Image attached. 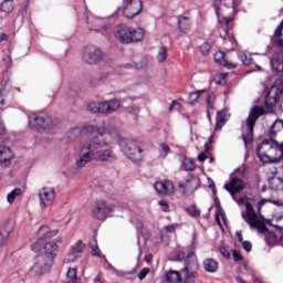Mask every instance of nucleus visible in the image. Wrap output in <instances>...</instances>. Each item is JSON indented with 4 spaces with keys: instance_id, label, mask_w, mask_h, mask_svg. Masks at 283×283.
Listing matches in <instances>:
<instances>
[{
    "instance_id": "obj_1",
    "label": "nucleus",
    "mask_w": 283,
    "mask_h": 283,
    "mask_svg": "<svg viewBox=\"0 0 283 283\" xmlns=\"http://www.w3.org/2000/svg\"><path fill=\"white\" fill-rule=\"evenodd\" d=\"M87 132H91L92 137L84 143L78 156L75 160V167L83 169V167L90 165L92 160L97 163H114L117 160V156L114 150L106 148L108 145H113L115 140H118V132H104L97 130L94 126H87Z\"/></svg>"
},
{
    "instance_id": "obj_2",
    "label": "nucleus",
    "mask_w": 283,
    "mask_h": 283,
    "mask_svg": "<svg viewBox=\"0 0 283 283\" xmlns=\"http://www.w3.org/2000/svg\"><path fill=\"white\" fill-rule=\"evenodd\" d=\"M114 36L119 41V43H124L126 45L129 43H139V41L145 39V29L118 24L114 28Z\"/></svg>"
},
{
    "instance_id": "obj_3",
    "label": "nucleus",
    "mask_w": 283,
    "mask_h": 283,
    "mask_svg": "<svg viewBox=\"0 0 283 283\" xmlns=\"http://www.w3.org/2000/svg\"><path fill=\"white\" fill-rule=\"evenodd\" d=\"M274 160L283 159V144L279 145L275 140H265L256 146V156L262 163H269L271 158Z\"/></svg>"
},
{
    "instance_id": "obj_4",
    "label": "nucleus",
    "mask_w": 283,
    "mask_h": 283,
    "mask_svg": "<svg viewBox=\"0 0 283 283\" xmlns=\"http://www.w3.org/2000/svg\"><path fill=\"white\" fill-rule=\"evenodd\" d=\"M245 211L241 212L242 218L244 221L249 224L250 229H255L259 233H266L269 229L266 228V224L264 223V218H262V214L253 209V206L247 201L245 203Z\"/></svg>"
},
{
    "instance_id": "obj_5",
    "label": "nucleus",
    "mask_w": 283,
    "mask_h": 283,
    "mask_svg": "<svg viewBox=\"0 0 283 283\" xmlns=\"http://www.w3.org/2000/svg\"><path fill=\"white\" fill-rule=\"evenodd\" d=\"M264 114V108L260 106H254L251 108L249 116L245 120V127H243L242 130V138L244 142V145L253 143V127H255V123L260 116Z\"/></svg>"
},
{
    "instance_id": "obj_6",
    "label": "nucleus",
    "mask_w": 283,
    "mask_h": 283,
    "mask_svg": "<svg viewBox=\"0 0 283 283\" xmlns=\"http://www.w3.org/2000/svg\"><path fill=\"white\" fill-rule=\"evenodd\" d=\"M29 127L34 132H50L54 128L52 117L45 113L31 114L29 116Z\"/></svg>"
},
{
    "instance_id": "obj_7",
    "label": "nucleus",
    "mask_w": 283,
    "mask_h": 283,
    "mask_svg": "<svg viewBox=\"0 0 283 283\" xmlns=\"http://www.w3.org/2000/svg\"><path fill=\"white\" fill-rule=\"evenodd\" d=\"M86 109L92 112V114H114V112L120 109V102L118 99L92 102L87 105Z\"/></svg>"
},
{
    "instance_id": "obj_8",
    "label": "nucleus",
    "mask_w": 283,
    "mask_h": 283,
    "mask_svg": "<svg viewBox=\"0 0 283 283\" xmlns=\"http://www.w3.org/2000/svg\"><path fill=\"white\" fill-rule=\"evenodd\" d=\"M198 271V258L196 253L189 252L186 258V264L181 270L184 283H196V272Z\"/></svg>"
},
{
    "instance_id": "obj_9",
    "label": "nucleus",
    "mask_w": 283,
    "mask_h": 283,
    "mask_svg": "<svg viewBox=\"0 0 283 283\" xmlns=\"http://www.w3.org/2000/svg\"><path fill=\"white\" fill-rule=\"evenodd\" d=\"M114 211H115L114 205L103 199H99L95 201V203L93 205L91 209V214H92V218H94V220H101L103 222L107 220V216H109L111 213H114Z\"/></svg>"
},
{
    "instance_id": "obj_10",
    "label": "nucleus",
    "mask_w": 283,
    "mask_h": 283,
    "mask_svg": "<svg viewBox=\"0 0 283 283\" xmlns=\"http://www.w3.org/2000/svg\"><path fill=\"white\" fill-rule=\"evenodd\" d=\"M123 154H125L130 160H140L143 158V149L138 142L133 139H123L119 143Z\"/></svg>"
},
{
    "instance_id": "obj_11",
    "label": "nucleus",
    "mask_w": 283,
    "mask_h": 283,
    "mask_svg": "<svg viewBox=\"0 0 283 283\" xmlns=\"http://www.w3.org/2000/svg\"><path fill=\"white\" fill-rule=\"evenodd\" d=\"M52 264H54L52 255L39 254L35 256L34 264L31 268V273H34V275H43L52 269Z\"/></svg>"
},
{
    "instance_id": "obj_12",
    "label": "nucleus",
    "mask_w": 283,
    "mask_h": 283,
    "mask_svg": "<svg viewBox=\"0 0 283 283\" xmlns=\"http://www.w3.org/2000/svg\"><path fill=\"white\" fill-rule=\"evenodd\" d=\"M281 94H283V82L282 80H279L271 86L265 96L264 105L266 109H273V107H275L277 101H280Z\"/></svg>"
},
{
    "instance_id": "obj_13",
    "label": "nucleus",
    "mask_w": 283,
    "mask_h": 283,
    "mask_svg": "<svg viewBox=\"0 0 283 283\" xmlns=\"http://www.w3.org/2000/svg\"><path fill=\"white\" fill-rule=\"evenodd\" d=\"M126 19H134L143 12V0H124V7L122 10Z\"/></svg>"
},
{
    "instance_id": "obj_14",
    "label": "nucleus",
    "mask_w": 283,
    "mask_h": 283,
    "mask_svg": "<svg viewBox=\"0 0 283 283\" xmlns=\"http://www.w3.org/2000/svg\"><path fill=\"white\" fill-rule=\"evenodd\" d=\"M83 61L88 65H96L103 61V52L96 45H88L84 49Z\"/></svg>"
},
{
    "instance_id": "obj_15",
    "label": "nucleus",
    "mask_w": 283,
    "mask_h": 283,
    "mask_svg": "<svg viewBox=\"0 0 283 283\" xmlns=\"http://www.w3.org/2000/svg\"><path fill=\"white\" fill-rule=\"evenodd\" d=\"M39 198L40 207H42V209L52 207V205H54V200H56V190L52 187H44L40 189Z\"/></svg>"
},
{
    "instance_id": "obj_16",
    "label": "nucleus",
    "mask_w": 283,
    "mask_h": 283,
    "mask_svg": "<svg viewBox=\"0 0 283 283\" xmlns=\"http://www.w3.org/2000/svg\"><path fill=\"white\" fill-rule=\"evenodd\" d=\"M178 189L182 196H191L198 189V179L188 176L184 181L179 182Z\"/></svg>"
},
{
    "instance_id": "obj_17",
    "label": "nucleus",
    "mask_w": 283,
    "mask_h": 283,
    "mask_svg": "<svg viewBox=\"0 0 283 283\" xmlns=\"http://www.w3.org/2000/svg\"><path fill=\"white\" fill-rule=\"evenodd\" d=\"M223 188L230 192V196L235 200V193H240L244 189V181L241 178L232 177L224 184Z\"/></svg>"
},
{
    "instance_id": "obj_18",
    "label": "nucleus",
    "mask_w": 283,
    "mask_h": 283,
    "mask_svg": "<svg viewBox=\"0 0 283 283\" xmlns=\"http://www.w3.org/2000/svg\"><path fill=\"white\" fill-rule=\"evenodd\" d=\"M84 249L85 244H83L82 241L76 242L74 245L71 247V250L69 251L64 262H76V259L81 258V253H83Z\"/></svg>"
},
{
    "instance_id": "obj_19",
    "label": "nucleus",
    "mask_w": 283,
    "mask_h": 283,
    "mask_svg": "<svg viewBox=\"0 0 283 283\" xmlns=\"http://www.w3.org/2000/svg\"><path fill=\"white\" fill-rule=\"evenodd\" d=\"M155 189L157 191V193H159L160 196H169L171 193H174V184L169 180L167 181H157L155 184Z\"/></svg>"
},
{
    "instance_id": "obj_20",
    "label": "nucleus",
    "mask_w": 283,
    "mask_h": 283,
    "mask_svg": "<svg viewBox=\"0 0 283 283\" xmlns=\"http://www.w3.org/2000/svg\"><path fill=\"white\" fill-rule=\"evenodd\" d=\"M214 61L216 63H219V65H223V67H228L229 70H235V67H238V64L233 62H229L224 53L221 51L214 54Z\"/></svg>"
},
{
    "instance_id": "obj_21",
    "label": "nucleus",
    "mask_w": 283,
    "mask_h": 283,
    "mask_svg": "<svg viewBox=\"0 0 283 283\" xmlns=\"http://www.w3.org/2000/svg\"><path fill=\"white\" fill-rule=\"evenodd\" d=\"M57 233H59V231H56V230H50V227H48V226H42V227H40V229L38 230V238H39L40 240H50V238L56 237Z\"/></svg>"
},
{
    "instance_id": "obj_22",
    "label": "nucleus",
    "mask_w": 283,
    "mask_h": 283,
    "mask_svg": "<svg viewBox=\"0 0 283 283\" xmlns=\"http://www.w3.org/2000/svg\"><path fill=\"white\" fill-rule=\"evenodd\" d=\"M272 69L275 72H283V51L275 53L272 59Z\"/></svg>"
},
{
    "instance_id": "obj_23",
    "label": "nucleus",
    "mask_w": 283,
    "mask_h": 283,
    "mask_svg": "<svg viewBox=\"0 0 283 283\" xmlns=\"http://www.w3.org/2000/svg\"><path fill=\"white\" fill-rule=\"evenodd\" d=\"M8 94V91L6 88L0 90V111L3 109V105H6V95ZM6 134V124H3V119L0 118V136H3Z\"/></svg>"
},
{
    "instance_id": "obj_24",
    "label": "nucleus",
    "mask_w": 283,
    "mask_h": 283,
    "mask_svg": "<svg viewBox=\"0 0 283 283\" xmlns=\"http://www.w3.org/2000/svg\"><path fill=\"white\" fill-rule=\"evenodd\" d=\"M231 21H233V19L231 18H223L222 20H220V36L221 39H227V36H229V23H231Z\"/></svg>"
},
{
    "instance_id": "obj_25",
    "label": "nucleus",
    "mask_w": 283,
    "mask_h": 283,
    "mask_svg": "<svg viewBox=\"0 0 283 283\" xmlns=\"http://www.w3.org/2000/svg\"><path fill=\"white\" fill-rule=\"evenodd\" d=\"M203 269L207 273H216L218 271V261L211 258L203 260Z\"/></svg>"
},
{
    "instance_id": "obj_26",
    "label": "nucleus",
    "mask_w": 283,
    "mask_h": 283,
    "mask_svg": "<svg viewBox=\"0 0 283 283\" xmlns=\"http://www.w3.org/2000/svg\"><path fill=\"white\" fill-rule=\"evenodd\" d=\"M12 150L6 146H0V163H10L13 158Z\"/></svg>"
},
{
    "instance_id": "obj_27",
    "label": "nucleus",
    "mask_w": 283,
    "mask_h": 283,
    "mask_svg": "<svg viewBox=\"0 0 283 283\" xmlns=\"http://www.w3.org/2000/svg\"><path fill=\"white\" fill-rule=\"evenodd\" d=\"M10 233H12V228L4 226L0 229V247H3L8 242V238H10Z\"/></svg>"
},
{
    "instance_id": "obj_28",
    "label": "nucleus",
    "mask_w": 283,
    "mask_h": 283,
    "mask_svg": "<svg viewBox=\"0 0 283 283\" xmlns=\"http://www.w3.org/2000/svg\"><path fill=\"white\" fill-rule=\"evenodd\" d=\"M66 283H83L76 275V268H70L66 272Z\"/></svg>"
},
{
    "instance_id": "obj_29",
    "label": "nucleus",
    "mask_w": 283,
    "mask_h": 283,
    "mask_svg": "<svg viewBox=\"0 0 283 283\" xmlns=\"http://www.w3.org/2000/svg\"><path fill=\"white\" fill-rule=\"evenodd\" d=\"M191 27V22L188 17L179 15L178 18V28L181 32H187Z\"/></svg>"
},
{
    "instance_id": "obj_30",
    "label": "nucleus",
    "mask_w": 283,
    "mask_h": 283,
    "mask_svg": "<svg viewBox=\"0 0 283 283\" xmlns=\"http://www.w3.org/2000/svg\"><path fill=\"white\" fill-rule=\"evenodd\" d=\"M45 253H42L43 255H51L54 260V255H56V251H59V245L54 242H48L44 245Z\"/></svg>"
},
{
    "instance_id": "obj_31",
    "label": "nucleus",
    "mask_w": 283,
    "mask_h": 283,
    "mask_svg": "<svg viewBox=\"0 0 283 283\" xmlns=\"http://www.w3.org/2000/svg\"><path fill=\"white\" fill-rule=\"evenodd\" d=\"M182 279L180 277V273L178 271H169L166 274V282L168 283H180Z\"/></svg>"
},
{
    "instance_id": "obj_32",
    "label": "nucleus",
    "mask_w": 283,
    "mask_h": 283,
    "mask_svg": "<svg viewBox=\"0 0 283 283\" xmlns=\"http://www.w3.org/2000/svg\"><path fill=\"white\" fill-rule=\"evenodd\" d=\"M22 193L23 191L21 190V188L13 189L7 195V202H9V205H12V202H14V200H17V198H19V196H21Z\"/></svg>"
},
{
    "instance_id": "obj_33",
    "label": "nucleus",
    "mask_w": 283,
    "mask_h": 283,
    "mask_svg": "<svg viewBox=\"0 0 283 283\" xmlns=\"http://www.w3.org/2000/svg\"><path fill=\"white\" fill-rule=\"evenodd\" d=\"M205 92H207V91L199 90V91L189 93V104L195 105V103H198V98H200V96H202V94H205Z\"/></svg>"
},
{
    "instance_id": "obj_34",
    "label": "nucleus",
    "mask_w": 283,
    "mask_h": 283,
    "mask_svg": "<svg viewBox=\"0 0 283 283\" xmlns=\"http://www.w3.org/2000/svg\"><path fill=\"white\" fill-rule=\"evenodd\" d=\"M238 57L244 65H252L253 63V57H251V54L247 52H239Z\"/></svg>"
},
{
    "instance_id": "obj_35",
    "label": "nucleus",
    "mask_w": 283,
    "mask_h": 283,
    "mask_svg": "<svg viewBox=\"0 0 283 283\" xmlns=\"http://www.w3.org/2000/svg\"><path fill=\"white\" fill-rule=\"evenodd\" d=\"M0 8L2 12L10 13L14 10V2L12 0H3Z\"/></svg>"
},
{
    "instance_id": "obj_36",
    "label": "nucleus",
    "mask_w": 283,
    "mask_h": 283,
    "mask_svg": "<svg viewBox=\"0 0 283 283\" xmlns=\"http://www.w3.org/2000/svg\"><path fill=\"white\" fill-rule=\"evenodd\" d=\"M78 136H81V128L78 127L72 128L66 133V138H69V140H76Z\"/></svg>"
},
{
    "instance_id": "obj_37",
    "label": "nucleus",
    "mask_w": 283,
    "mask_h": 283,
    "mask_svg": "<svg viewBox=\"0 0 283 283\" xmlns=\"http://www.w3.org/2000/svg\"><path fill=\"white\" fill-rule=\"evenodd\" d=\"M184 168L186 171H195L196 170V161L191 158H185L184 159Z\"/></svg>"
},
{
    "instance_id": "obj_38",
    "label": "nucleus",
    "mask_w": 283,
    "mask_h": 283,
    "mask_svg": "<svg viewBox=\"0 0 283 283\" xmlns=\"http://www.w3.org/2000/svg\"><path fill=\"white\" fill-rule=\"evenodd\" d=\"M221 3L227 6V8H231L232 12H235V8L240 6L241 0H221Z\"/></svg>"
},
{
    "instance_id": "obj_39",
    "label": "nucleus",
    "mask_w": 283,
    "mask_h": 283,
    "mask_svg": "<svg viewBox=\"0 0 283 283\" xmlns=\"http://www.w3.org/2000/svg\"><path fill=\"white\" fill-rule=\"evenodd\" d=\"M206 103H207L208 112L209 109H213V104L216 103V93H211V92L208 93Z\"/></svg>"
},
{
    "instance_id": "obj_40",
    "label": "nucleus",
    "mask_w": 283,
    "mask_h": 283,
    "mask_svg": "<svg viewBox=\"0 0 283 283\" xmlns=\"http://www.w3.org/2000/svg\"><path fill=\"white\" fill-rule=\"evenodd\" d=\"M157 61L158 63H165V61H167V48L163 46L159 49Z\"/></svg>"
},
{
    "instance_id": "obj_41",
    "label": "nucleus",
    "mask_w": 283,
    "mask_h": 283,
    "mask_svg": "<svg viewBox=\"0 0 283 283\" xmlns=\"http://www.w3.org/2000/svg\"><path fill=\"white\" fill-rule=\"evenodd\" d=\"M224 112H219L217 115V126L216 129H222V126L224 125Z\"/></svg>"
},
{
    "instance_id": "obj_42",
    "label": "nucleus",
    "mask_w": 283,
    "mask_h": 283,
    "mask_svg": "<svg viewBox=\"0 0 283 283\" xmlns=\"http://www.w3.org/2000/svg\"><path fill=\"white\" fill-rule=\"evenodd\" d=\"M187 212L189 216H192V218H198V216H200V209H198L196 206L188 207Z\"/></svg>"
},
{
    "instance_id": "obj_43",
    "label": "nucleus",
    "mask_w": 283,
    "mask_h": 283,
    "mask_svg": "<svg viewBox=\"0 0 283 283\" xmlns=\"http://www.w3.org/2000/svg\"><path fill=\"white\" fill-rule=\"evenodd\" d=\"M189 254L185 253V250H178L176 252L175 260H177V262H182V260H185V262H187V256Z\"/></svg>"
},
{
    "instance_id": "obj_44",
    "label": "nucleus",
    "mask_w": 283,
    "mask_h": 283,
    "mask_svg": "<svg viewBox=\"0 0 283 283\" xmlns=\"http://www.w3.org/2000/svg\"><path fill=\"white\" fill-rule=\"evenodd\" d=\"M201 54L203 56H207V54H209V51L211 50V44L209 43H203L200 48H199Z\"/></svg>"
},
{
    "instance_id": "obj_45",
    "label": "nucleus",
    "mask_w": 283,
    "mask_h": 283,
    "mask_svg": "<svg viewBox=\"0 0 283 283\" xmlns=\"http://www.w3.org/2000/svg\"><path fill=\"white\" fill-rule=\"evenodd\" d=\"M160 148L164 151V154L161 155L163 158H167V155L170 154L171 148H169V146L167 144H160Z\"/></svg>"
},
{
    "instance_id": "obj_46",
    "label": "nucleus",
    "mask_w": 283,
    "mask_h": 283,
    "mask_svg": "<svg viewBox=\"0 0 283 283\" xmlns=\"http://www.w3.org/2000/svg\"><path fill=\"white\" fill-rule=\"evenodd\" d=\"M133 273H135V270H130V271H116V275L118 277H125L126 275H133Z\"/></svg>"
},
{
    "instance_id": "obj_47",
    "label": "nucleus",
    "mask_w": 283,
    "mask_h": 283,
    "mask_svg": "<svg viewBox=\"0 0 283 283\" xmlns=\"http://www.w3.org/2000/svg\"><path fill=\"white\" fill-rule=\"evenodd\" d=\"M148 273H149V269H148V268L143 269V270L137 274L138 280H145V277H147Z\"/></svg>"
},
{
    "instance_id": "obj_48",
    "label": "nucleus",
    "mask_w": 283,
    "mask_h": 283,
    "mask_svg": "<svg viewBox=\"0 0 283 283\" xmlns=\"http://www.w3.org/2000/svg\"><path fill=\"white\" fill-rule=\"evenodd\" d=\"M232 258L234 262H241L242 260V254L235 250L232 251Z\"/></svg>"
},
{
    "instance_id": "obj_49",
    "label": "nucleus",
    "mask_w": 283,
    "mask_h": 283,
    "mask_svg": "<svg viewBox=\"0 0 283 283\" xmlns=\"http://www.w3.org/2000/svg\"><path fill=\"white\" fill-rule=\"evenodd\" d=\"M126 112L128 114H138L140 112V108H138V106H129L126 108Z\"/></svg>"
},
{
    "instance_id": "obj_50",
    "label": "nucleus",
    "mask_w": 283,
    "mask_h": 283,
    "mask_svg": "<svg viewBox=\"0 0 283 283\" xmlns=\"http://www.w3.org/2000/svg\"><path fill=\"white\" fill-rule=\"evenodd\" d=\"M241 244H242V248L244 249V251H247L248 253H249V251H251V249H252L251 242L242 241Z\"/></svg>"
},
{
    "instance_id": "obj_51",
    "label": "nucleus",
    "mask_w": 283,
    "mask_h": 283,
    "mask_svg": "<svg viewBox=\"0 0 283 283\" xmlns=\"http://www.w3.org/2000/svg\"><path fill=\"white\" fill-rule=\"evenodd\" d=\"M211 145H213V136H210L208 142L205 144V151H209V149H211Z\"/></svg>"
},
{
    "instance_id": "obj_52",
    "label": "nucleus",
    "mask_w": 283,
    "mask_h": 283,
    "mask_svg": "<svg viewBox=\"0 0 283 283\" xmlns=\"http://www.w3.org/2000/svg\"><path fill=\"white\" fill-rule=\"evenodd\" d=\"M207 150L206 151H202V153H200L199 155H198V160H199V163H205V160H207Z\"/></svg>"
},
{
    "instance_id": "obj_53",
    "label": "nucleus",
    "mask_w": 283,
    "mask_h": 283,
    "mask_svg": "<svg viewBox=\"0 0 283 283\" xmlns=\"http://www.w3.org/2000/svg\"><path fill=\"white\" fill-rule=\"evenodd\" d=\"M180 103H178V101L175 99L170 103L168 111L174 112V109H176V107H178Z\"/></svg>"
},
{
    "instance_id": "obj_54",
    "label": "nucleus",
    "mask_w": 283,
    "mask_h": 283,
    "mask_svg": "<svg viewBox=\"0 0 283 283\" xmlns=\"http://www.w3.org/2000/svg\"><path fill=\"white\" fill-rule=\"evenodd\" d=\"M164 231H167V233H174V231H176V226H165Z\"/></svg>"
},
{
    "instance_id": "obj_55",
    "label": "nucleus",
    "mask_w": 283,
    "mask_h": 283,
    "mask_svg": "<svg viewBox=\"0 0 283 283\" xmlns=\"http://www.w3.org/2000/svg\"><path fill=\"white\" fill-rule=\"evenodd\" d=\"M92 255H95L96 258H98V255H101V250H98V247H92V251H91Z\"/></svg>"
},
{
    "instance_id": "obj_56",
    "label": "nucleus",
    "mask_w": 283,
    "mask_h": 283,
    "mask_svg": "<svg viewBox=\"0 0 283 283\" xmlns=\"http://www.w3.org/2000/svg\"><path fill=\"white\" fill-rule=\"evenodd\" d=\"M219 252L221 253V255H223V258H229V250L226 248H219Z\"/></svg>"
},
{
    "instance_id": "obj_57",
    "label": "nucleus",
    "mask_w": 283,
    "mask_h": 283,
    "mask_svg": "<svg viewBox=\"0 0 283 283\" xmlns=\"http://www.w3.org/2000/svg\"><path fill=\"white\" fill-rule=\"evenodd\" d=\"M2 41H8V35L6 33H0V43H2Z\"/></svg>"
},
{
    "instance_id": "obj_58",
    "label": "nucleus",
    "mask_w": 283,
    "mask_h": 283,
    "mask_svg": "<svg viewBox=\"0 0 283 283\" xmlns=\"http://www.w3.org/2000/svg\"><path fill=\"white\" fill-rule=\"evenodd\" d=\"M93 283H103V279H101V275H97L93 279Z\"/></svg>"
},
{
    "instance_id": "obj_59",
    "label": "nucleus",
    "mask_w": 283,
    "mask_h": 283,
    "mask_svg": "<svg viewBox=\"0 0 283 283\" xmlns=\"http://www.w3.org/2000/svg\"><path fill=\"white\" fill-rule=\"evenodd\" d=\"M235 237H237L238 242H241V243L244 242L243 239H242V233L237 232Z\"/></svg>"
},
{
    "instance_id": "obj_60",
    "label": "nucleus",
    "mask_w": 283,
    "mask_h": 283,
    "mask_svg": "<svg viewBox=\"0 0 283 283\" xmlns=\"http://www.w3.org/2000/svg\"><path fill=\"white\" fill-rule=\"evenodd\" d=\"M277 125H281L283 127V120L277 119L276 122H274L273 127H277Z\"/></svg>"
},
{
    "instance_id": "obj_61",
    "label": "nucleus",
    "mask_w": 283,
    "mask_h": 283,
    "mask_svg": "<svg viewBox=\"0 0 283 283\" xmlns=\"http://www.w3.org/2000/svg\"><path fill=\"white\" fill-rule=\"evenodd\" d=\"M158 205L160 207H168L167 201H164V200L159 201Z\"/></svg>"
},
{
    "instance_id": "obj_62",
    "label": "nucleus",
    "mask_w": 283,
    "mask_h": 283,
    "mask_svg": "<svg viewBox=\"0 0 283 283\" xmlns=\"http://www.w3.org/2000/svg\"><path fill=\"white\" fill-rule=\"evenodd\" d=\"M238 205H243L244 203V198H241L239 200H237Z\"/></svg>"
},
{
    "instance_id": "obj_63",
    "label": "nucleus",
    "mask_w": 283,
    "mask_h": 283,
    "mask_svg": "<svg viewBox=\"0 0 283 283\" xmlns=\"http://www.w3.org/2000/svg\"><path fill=\"white\" fill-rule=\"evenodd\" d=\"M145 260H146V262L149 263V262H151V256H146Z\"/></svg>"
},
{
    "instance_id": "obj_64",
    "label": "nucleus",
    "mask_w": 283,
    "mask_h": 283,
    "mask_svg": "<svg viewBox=\"0 0 283 283\" xmlns=\"http://www.w3.org/2000/svg\"><path fill=\"white\" fill-rule=\"evenodd\" d=\"M227 74H220V78H222V80H224V78H227Z\"/></svg>"
}]
</instances>
